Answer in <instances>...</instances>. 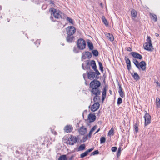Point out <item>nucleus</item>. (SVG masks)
<instances>
[{
	"label": "nucleus",
	"instance_id": "obj_1",
	"mask_svg": "<svg viewBox=\"0 0 160 160\" xmlns=\"http://www.w3.org/2000/svg\"><path fill=\"white\" fill-rule=\"evenodd\" d=\"M97 80H93L90 83V87L92 88L91 90V92H100L99 88L101 86V82Z\"/></svg>",
	"mask_w": 160,
	"mask_h": 160
},
{
	"label": "nucleus",
	"instance_id": "obj_2",
	"mask_svg": "<svg viewBox=\"0 0 160 160\" xmlns=\"http://www.w3.org/2000/svg\"><path fill=\"white\" fill-rule=\"evenodd\" d=\"M49 12L51 13L52 15L53 14L54 18L57 19L62 18L64 16L63 13L53 8H50Z\"/></svg>",
	"mask_w": 160,
	"mask_h": 160
},
{
	"label": "nucleus",
	"instance_id": "obj_3",
	"mask_svg": "<svg viewBox=\"0 0 160 160\" xmlns=\"http://www.w3.org/2000/svg\"><path fill=\"white\" fill-rule=\"evenodd\" d=\"M146 41L147 42L143 45L144 49L148 51H152L153 48L150 36H147Z\"/></svg>",
	"mask_w": 160,
	"mask_h": 160
},
{
	"label": "nucleus",
	"instance_id": "obj_4",
	"mask_svg": "<svg viewBox=\"0 0 160 160\" xmlns=\"http://www.w3.org/2000/svg\"><path fill=\"white\" fill-rule=\"evenodd\" d=\"M77 45L79 49L83 50L86 48V42L83 39L80 38L77 41Z\"/></svg>",
	"mask_w": 160,
	"mask_h": 160
},
{
	"label": "nucleus",
	"instance_id": "obj_5",
	"mask_svg": "<svg viewBox=\"0 0 160 160\" xmlns=\"http://www.w3.org/2000/svg\"><path fill=\"white\" fill-rule=\"evenodd\" d=\"M66 32L68 35H73L76 32V29L72 26L68 27L66 28Z\"/></svg>",
	"mask_w": 160,
	"mask_h": 160
},
{
	"label": "nucleus",
	"instance_id": "obj_6",
	"mask_svg": "<svg viewBox=\"0 0 160 160\" xmlns=\"http://www.w3.org/2000/svg\"><path fill=\"white\" fill-rule=\"evenodd\" d=\"M92 56L91 53L88 51H86L82 53L81 59L82 61L86 59V58H90Z\"/></svg>",
	"mask_w": 160,
	"mask_h": 160
},
{
	"label": "nucleus",
	"instance_id": "obj_7",
	"mask_svg": "<svg viewBox=\"0 0 160 160\" xmlns=\"http://www.w3.org/2000/svg\"><path fill=\"white\" fill-rule=\"evenodd\" d=\"M92 94L95 95L93 98V101L95 102H98L100 101V97L99 96L100 95L101 92H91Z\"/></svg>",
	"mask_w": 160,
	"mask_h": 160
},
{
	"label": "nucleus",
	"instance_id": "obj_8",
	"mask_svg": "<svg viewBox=\"0 0 160 160\" xmlns=\"http://www.w3.org/2000/svg\"><path fill=\"white\" fill-rule=\"evenodd\" d=\"M77 140V139L76 137L71 135V137L68 139V141H67V142L70 145H73L76 142Z\"/></svg>",
	"mask_w": 160,
	"mask_h": 160
},
{
	"label": "nucleus",
	"instance_id": "obj_9",
	"mask_svg": "<svg viewBox=\"0 0 160 160\" xmlns=\"http://www.w3.org/2000/svg\"><path fill=\"white\" fill-rule=\"evenodd\" d=\"M144 118L145 119V125L146 126L151 122V116L146 112L144 116Z\"/></svg>",
	"mask_w": 160,
	"mask_h": 160
},
{
	"label": "nucleus",
	"instance_id": "obj_10",
	"mask_svg": "<svg viewBox=\"0 0 160 160\" xmlns=\"http://www.w3.org/2000/svg\"><path fill=\"white\" fill-rule=\"evenodd\" d=\"M84 64H82V68L84 70H90V61L87 60L84 61Z\"/></svg>",
	"mask_w": 160,
	"mask_h": 160
},
{
	"label": "nucleus",
	"instance_id": "obj_11",
	"mask_svg": "<svg viewBox=\"0 0 160 160\" xmlns=\"http://www.w3.org/2000/svg\"><path fill=\"white\" fill-rule=\"evenodd\" d=\"M100 104L98 102H96L92 105L90 108L92 112H95L99 108ZM90 108V107H89Z\"/></svg>",
	"mask_w": 160,
	"mask_h": 160
},
{
	"label": "nucleus",
	"instance_id": "obj_12",
	"mask_svg": "<svg viewBox=\"0 0 160 160\" xmlns=\"http://www.w3.org/2000/svg\"><path fill=\"white\" fill-rule=\"evenodd\" d=\"M96 75L95 74V72L90 70L89 72H88V78L91 80H94V78H96Z\"/></svg>",
	"mask_w": 160,
	"mask_h": 160
},
{
	"label": "nucleus",
	"instance_id": "obj_13",
	"mask_svg": "<svg viewBox=\"0 0 160 160\" xmlns=\"http://www.w3.org/2000/svg\"><path fill=\"white\" fill-rule=\"evenodd\" d=\"M130 54L134 58H136L139 59H141L142 58V56L140 54H139L137 52H132L130 53Z\"/></svg>",
	"mask_w": 160,
	"mask_h": 160
},
{
	"label": "nucleus",
	"instance_id": "obj_14",
	"mask_svg": "<svg viewBox=\"0 0 160 160\" xmlns=\"http://www.w3.org/2000/svg\"><path fill=\"white\" fill-rule=\"evenodd\" d=\"M125 60L127 64V69L128 71H130L131 68V62L129 59L127 58L126 56L125 57Z\"/></svg>",
	"mask_w": 160,
	"mask_h": 160
},
{
	"label": "nucleus",
	"instance_id": "obj_15",
	"mask_svg": "<svg viewBox=\"0 0 160 160\" xmlns=\"http://www.w3.org/2000/svg\"><path fill=\"white\" fill-rule=\"evenodd\" d=\"M88 118L89 122H92L95 121L96 117L94 114H90L88 115Z\"/></svg>",
	"mask_w": 160,
	"mask_h": 160
},
{
	"label": "nucleus",
	"instance_id": "obj_16",
	"mask_svg": "<svg viewBox=\"0 0 160 160\" xmlns=\"http://www.w3.org/2000/svg\"><path fill=\"white\" fill-rule=\"evenodd\" d=\"M118 86H119L118 89V92L120 96L122 98H123L125 97V94L124 92L122 91V87H121V85L118 83Z\"/></svg>",
	"mask_w": 160,
	"mask_h": 160
},
{
	"label": "nucleus",
	"instance_id": "obj_17",
	"mask_svg": "<svg viewBox=\"0 0 160 160\" xmlns=\"http://www.w3.org/2000/svg\"><path fill=\"white\" fill-rule=\"evenodd\" d=\"M64 130L65 132L67 133H69L71 132L73 128L71 125H67L64 128Z\"/></svg>",
	"mask_w": 160,
	"mask_h": 160
},
{
	"label": "nucleus",
	"instance_id": "obj_18",
	"mask_svg": "<svg viewBox=\"0 0 160 160\" xmlns=\"http://www.w3.org/2000/svg\"><path fill=\"white\" fill-rule=\"evenodd\" d=\"M146 63L144 61H142L140 62L139 63V69L140 68H141L142 70L143 71H144L146 69Z\"/></svg>",
	"mask_w": 160,
	"mask_h": 160
},
{
	"label": "nucleus",
	"instance_id": "obj_19",
	"mask_svg": "<svg viewBox=\"0 0 160 160\" xmlns=\"http://www.w3.org/2000/svg\"><path fill=\"white\" fill-rule=\"evenodd\" d=\"M80 134L82 135L85 134L87 132V129L83 126H82L78 130Z\"/></svg>",
	"mask_w": 160,
	"mask_h": 160
},
{
	"label": "nucleus",
	"instance_id": "obj_20",
	"mask_svg": "<svg viewBox=\"0 0 160 160\" xmlns=\"http://www.w3.org/2000/svg\"><path fill=\"white\" fill-rule=\"evenodd\" d=\"M74 37L73 35H68L66 38V40L67 42L71 43L72 42Z\"/></svg>",
	"mask_w": 160,
	"mask_h": 160
},
{
	"label": "nucleus",
	"instance_id": "obj_21",
	"mask_svg": "<svg viewBox=\"0 0 160 160\" xmlns=\"http://www.w3.org/2000/svg\"><path fill=\"white\" fill-rule=\"evenodd\" d=\"M90 66L92 67V69H94L97 68V66L95 61L94 60H92L90 62Z\"/></svg>",
	"mask_w": 160,
	"mask_h": 160
},
{
	"label": "nucleus",
	"instance_id": "obj_22",
	"mask_svg": "<svg viewBox=\"0 0 160 160\" xmlns=\"http://www.w3.org/2000/svg\"><path fill=\"white\" fill-rule=\"evenodd\" d=\"M131 15L133 19H135L137 16V12L134 9H132L131 12Z\"/></svg>",
	"mask_w": 160,
	"mask_h": 160
},
{
	"label": "nucleus",
	"instance_id": "obj_23",
	"mask_svg": "<svg viewBox=\"0 0 160 160\" xmlns=\"http://www.w3.org/2000/svg\"><path fill=\"white\" fill-rule=\"evenodd\" d=\"M106 87H104L103 89L102 93V101H103L106 98Z\"/></svg>",
	"mask_w": 160,
	"mask_h": 160
},
{
	"label": "nucleus",
	"instance_id": "obj_24",
	"mask_svg": "<svg viewBox=\"0 0 160 160\" xmlns=\"http://www.w3.org/2000/svg\"><path fill=\"white\" fill-rule=\"evenodd\" d=\"M131 75L134 79L136 80H138L140 79L139 76L136 72H135L134 74L131 73Z\"/></svg>",
	"mask_w": 160,
	"mask_h": 160
},
{
	"label": "nucleus",
	"instance_id": "obj_25",
	"mask_svg": "<svg viewBox=\"0 0 160 160\" xmlns=\"http://www.w3.org/2000/svg\"><path fill=\"white\" fill-rule=\"evenodd\" d=\"M106 37L111 41H113L114 40L113 36L112 34L108 33L106 35Z\"/></svg>",
	"mask_w": 160,
	"mask_h": 160
},
{
	"label": "nucleus",
	"instance_id": "obj_26",
	"mask_svg": "<svg viewBox=\"0 0 160 160\" xmlns=\"http://www.w3.org/2000/svg\"><path fill=\"white\" fill-rule=\"evenodd\" d=\"M93 70L95 72V74L96 75V79H98L99 78V77L98 76L100 75V73L98 71V70L97 69V68H96L95 69H94Z\"/></svg>",
	"mask_w": 160,
	"mask_h": 160
},
{
	"label": "nucleus",
	"instance_id": "obj_27",
	"mask_svg": "<svg viewBox=\"0 0 160 160\" xmlns=\"http://www.w3.org/2000/svg\"><path fill=\"white\" fill-rule=\"evenodd\" d=\"M150 16L151 18L153 19L155 22H156L157 21V17L155 14L153 13H150Z\"/></svg>",
	"mask_w": 160,
	"mask_h": 160
},
{
	"label": "nucleus",
	"instance_id": "obj_28",
	"mask_svg": "<svg viewBox=\"0 0 160 160\" xmlns=\"http://www.w3.org/2000/svg\"><path fill=\"white\" fill-rule=\"evenodd\" d=\"M85 145L83 144L81 145L78 148V151H82L85 149Z\"/></svg>",
	"mask_w": 160,
	"mask_h": 160
},
{
	"label": "nucleus",
	"instance_id": "obj_29",
	"mask_svg": "<svg viewBox=\"0 0 160 160\" xmlns=\"http://www.w3.org/2000/svg\"><path fill=\"white\" fill-rule=\"evenodd\" d=\"M133 62L135 65L136 67L138 69H139V63L138 62L136 59H133Z\"/></svg>",
	"mask_w": 160,
	"mask_h": 160
},
{
	"label": "nucleus",
	"instance_id": "obj_30",
	"mask_svg": "<svg viewBox=\"0 0 160 160\" xmlns=\"http://www.w3.org/2000/svg\"><path fill=\"white\" fill-rule=\"evenodd\" d=\"M102 19L103 23L106 25L108 26V23L107 19L105 18V17L103 16L102 17Z\"/></svg>",
	"mask_w": 160,
	"mask_h": 160
},
{
	"label": "nucleus",
	"instance_id": "obj_31",
	"mask_svg": "<svg viewBox=\"0 0 160 160\" xmlns=\"http://www.w3.org/2000/svg\"><path fill=\"white\" fill-rule=\"evenodd\" d=\"M58 160H67L66 155H63L61 156L59 158Z\"/></svg>",
	"mask_w": 160,
	"mask_h": 160
},
{
	"label": "nucleus",
	"instance_id": "obj_32",
	"mask_svg": "<svg viewBox=\"0 0 160 160\" xmlns=\"http://www.w3.org/2000/svg\"><path fill=\"white\" fill-rule=\"evenodd\" d=\"M92 52L93 55L96 57L98 55V51L97 50H92Z\"/></svg>",
	"mask_w": 160,
	"mask_h": 160
},
{
	"label": "nucleus",
	"instance_id": "obj_33",
	"mask_svg": "<svg viewBox=\"0 0 160 160\" xmlns=\"http://www.w3.org/2000/svg\"><path fill=\"white\" fill-rule=\"evenodd\" d=\"M88 46L90 50H92L93 48V46L92 43L88 42Z\"/></svg>",
	"mask_w": 160,
	"mask_h": 160
},
{
	"label": "nucleus",
	"instance_id": "obj_34",
	"mask_svg": "<svg viewBox=\"0 0 160 160\" xmlns=\"http://www.w3.org/2000/svg\"><path fill=\"white\" fill-rule=\"evenodd\" d=\"M156 102L157 107H160V99L159 98H157L156 100Z\"/></svg>",
	"mask_w": 160,
	"mask_h": 160
},
{
	"label": "nucleus",
	"instance_id": "obj_35",
	"mask_svg": "<svg viewBox=\"0 0 160 160\" xmlns=\"http://www.w3.org/2000/svg\"><path fill=\"white\" fill-rule=\"evenodd\" d=\"M66 20L67 21H68L69 22V23H71L72 25L73 24L74 22L73 21V20L71 18L68 17H67L66 18Z\"/></svg>",
	"mask_w": 160,
	"mask_h": 160
},
{
	"label": "nucleus",
	"instance_id": "obj_36",
	"mask_svg": "<svg viewBox=\"0 0 160 160\" xmlns=\"http://www.w3.org/2000/svg\"><path fill=\"white\" fill-rule=\"evenodd\" d=\"M100 143L101 144L104 143L106 141V138L105 137H102L100 139Z\"/></svg>",
	"mask_w": 160,
	"mask_h": 160
},
{
	"label": "nucleus",
	"instance_id": "obj_37",
	"mask_svg": "<svg viewBox=\"0 0 160 160\" xmlns=\"http://www.w3.org/2000/svg\"><path fill=\"white\" fill-rule=\"evenodd\" d=\"M98 64L99 67V69L102 72L103 71V67L102 63L100 62H98Z\"/></svg>",
	"mask_w": 160,
	"mask_h": 160
},
{
	"label": "nucleus",
	"instance_id": "obj_38",
	"mask_svg": "<svg viewBox=\"0 0 160 160\" xmlns=\"http://www.w3.org/2000/svg\"><path fill=\"white\" fill-rule=\"evenodd\" d=\"M88 155V154L85 151V152H84L83 153H82L80 154V157L81 158H84V157L87 156Z\"/></svg>",
	"mask_w": 160,
	"mask_h": 160
},
{
	"label": "nucleus",
	"instance_id": "obj_39",
	"mask_svg": "<svg viewBox=\"0 0 160 160\" xmlns=\"http://www.w3.org/2000/svg\"><path fill=\"white\" fill-rule=\"evenodd\" d=\"M99 152L98 150H95V151L92 152L91 153V156L94 155L96 154H98L99 153Z\"/></svg>",
	"mask_w": 160,
	"mask_h": 160
},
{
	"label": "nucleus",
	"instance_id": "obj_40",
	"mask_svg": "<svg viewBox=\"0 0 160 160\" xmlns=\"http://www.w3.org/2000/svg\"><path fill=\"white\" fill-rule=\"evenodd\" d=\"M122 99L120 98H119L118 99L117 104L119 105L122 103Z\"/></svg>",
	"mask_w": 160,
	"mask_h": 160
},
{
	"label": "nucleus",
	"instance_id": "obj_41",
	"mask_svg": "<svg viewBox=\"0 0 160 160\" xmlns=\"http://www.w3.org/2000/svg\"><path fill=\"white\" fill-rule=\"evenodd\" d=\"M114 132V129L113 128H112L110 130H109V132L108 133V135H110L112 134Z\"/></svg>",
	"mask_w": 160,
	"mask_h": 160
},
{
	"label": "nucleus",
	"instance_id": "obj_42",
	"mask_svg": "<svg viewBox=\"0 0 160 160\" xmlns=\"http://www.w3.org/2000/svg\"><path fill=\"white\" fill-rule=\"evenodd\" d=\"M121 148L119 147L118 148V152H117V156L118 157L120 156V154H121Z\"/></svg>",
	"mask_w": 160,
	"mask_h": 160
},
{
	"label": "nucleus",
	"instance_id": "obj_43",
	"mask_svg": "<svg viewBox=\"0 0 160 160\" xmlns=\"http://www.w3.org/2000/svg\"><path fill=\"white\" fill-rule=\"evenodd\" d=\"M134 127L135 128L136 132H137L138 131V125L137 123H135L134 125Z\"/></svg>",
	"mask_w": 160,
	"mask_h": 160
},
{
	"label": "nucleus",
	"instance_id": "obj_44",
	"mask_svg": "<svg viewBox=\"0 0 160 160\" xmlns=\"http://www.w3.org/2000/svg\"><path fill=\"white\" fill-rule=\"evenodd\" d=\"M94 147H92L91 148L87 150L86 151V152L88 154V153L91 152L92 150H93L94 149Z\"/></svg>",
	"mask_w": 160,
	"mask_h": 160
},
{
	"label": "nucleus",
	"instance_id": "obj_45",
	"mask_svg": "<svg viewBox=\"0 0 160 160\" xmlns=\"http://www.w3.org/2000/svg\"><path fill=\"white\" fill-rule=\"evenodd\" d=\"M117 149V147H112L111 148V150L112 152H115Z\"/></svg>",
	"mask_w": 160,
	"mask_h": 160
},
{
	"label": "nucleus",
	"instance_id": "obj_46",
	"mask_svg": "<svg viewBox=\"0 0 160 160\" xmlns=\"http://www.w3.org/2000/svg\"><path fill=\"white\" fill-rule=\"evenodd\" d=\"M73 52L75 53H78L79 52V51L78 49L76 47H74L73 49Z\"/></svg>",
	"mask_w": 160,
	"mask_h": 160
},
{
	"label": "nucleus",
	"instance_id": "obj_47",
	"mask_svg": "<svg viewBox=\"0 0 160 160\" xmlns=\"http://www.w3.org/2000/svg\"><path fill=\"white\" fill-rule=\"evenodd\" d=\"M97 128V126L95 125L94 126H93L91 129L90 131L91 132H93Z\"/></svg>",
	"mask_w": 160,
	"mask_h": 160
},
{
	"label": "nucleus",
	"instance_id": "obj_48",
	"mask_svg": "<svg viewBox=\"0 0 160 160\" xmlns=\"http://www.w3.org/2000/svg\"><path fill=\"white\" fill-rule=\"evenodd\" d=\"M50 4H52V6H54V2L52 0H50Z\"/></svg>",
	"mask_w": 160,
	"mask_h": 160
},
{
	"label": "nucleus",
	"instance_id": "obj_49",
	"mask_svg": "<svg viewBox=\"0 0 160 160\" xmlns=\"http://www.w3.org/2000/svg\"><path fill=\"white\" fill-rule=\"evenodd\" d=\"M127 50L129 52H131L132 51V48L130 47L127 48Z\"/></svg>",
	"mask_w": 160,
	"mask_h": 160
},
{
	"label": "nucleus",
	"instance_id": "obj_50",
	"mask_svg": "<svg viewBox=\"0 0 160 160\" xmlns=\"http://www.w3.org/2000/svg\"><path fill=\"white\" fill-rule=\"evenodd\" d=\"M92 132H91V131H90L88 135L89 138H91V135L92 134Z\"/></svg>",
	"mask_w": 160,
	"mask_h": 160
},
{
	"label": "nucleus",
	"instance_id": "obj_51",
	"mask_svg": "<svg viewBox=\"0 0 160 160\" xmlns=\"http://www.w3.org/2000/svg\"><path fill=\"white\" fill-rule=\"evenodd\" d=\"M50 19L52 21L55 22V21L53 20V18L52 16H51L50 17Z\"/></svg>",
	"mask_w": 160,
	"mask_h": 160
},
{
	"label": "nucleus",
	"instance_id": "obj_52",
	"mask_svg": "<svg viewBox=\"0 0 160 160\" xmlns=\"http://www.w3.org/2000/svg\"><path fill=\"white\" fill-rule=\"evenodd\" d=\"M159 35V34L158 33H155V36L156 37H158Z\"/></svg>",
	"mask_w": 160,
	"mask_h": 160
},
{
	"label": "nucleus",
	"instance_id": "obj_53",
	"mask_svg": "<svg viewBox=\"0 0 160 160\" xmlns=\"http://www.w3.org/2000/svg\"><path fill=\"white\" fill-rule=\"evenodd\" d=\"M156 83H157V85H158L159 86H160V84H159V83L158 82V81H157V82H156Z\"/></svg>",
	"mask_w": 160,
	"mask_h": 160
},
{
	"label": "nucleus",
	"instance_id": "obj_54",
	"mask_svg": "<svg viewBox=\"0 0 160 160\" xmlns=\"http://www.w3.org/2000/svg\"><path fill=\"white\" fill-rule=\"evenodd\" d=\"M100 130V128H99L97 131L95 133H96L97 132H98Z\"/></svg>",
	"mask_w": 160,
	"mask_h": 160
},
{
	"label": "nucleus",
	"instance_id": "obj_55",
	"mask_svg": "<svg viewBox=\"0 0 160 160\" xmlns=\"http://www.w3.org/2000/svg\"><path fill=\"white\" fill-rule=\"evenodd\" d=\"M88 135H87V136H86L85 138V140H87V139H88Z\"/></svg>",
	"mask_w": 160,
	"mask_h": 160
},
{
	"label": "nucleus",
	"instance_id": "obj_56",
	"mask_svg": "<svg viewBox=\"0 0 160 160\" xmlns=\"http://www.w3.org/2000/svg\"><path fill=\"white\" fill-rule=\"evenodd\" d=\"M73 158V156H72L70 158V160H71Z\"/></svg>",
	"mask_w": 160,
	"mask_h": 160
},
{
	"label": "nucleus",
	"instance_id": "obj_57",
	"mask_svg": "<svg viewBox=\"0 0 160 160\" xmlns=\"http://www.w3.org/2000/svg\"><path fill=\"white\" fill-rule=\"evenodd\" d=\"M16 152L17 153H19V152L18 150H16Z\"/></svg>",
	"mask_w": 160,
	"mask_h": 160
},
{
	"label": "nucleus",
	"instance_id": "obj_58",
	"mask_svg": "<svg viewBox=\"0 0 160 160\" xmlns=\"http://www.w3.org/2000/svg\"><path fill=\"white\" fill-rule=\"evenodd\" d=\"M54 134H55V135H56V134H57V132H56L55 131V132H54Z\"/></svg>",
	"mask_w": 160,
	"mask_h": 160
},
{
	"label": "nucleus",
	"instance_id": "obj_59",
	"mask_svg": "<svg viewBox=\"0 0 160 160\" xmlns=\"http://www.w3.org/2000/svg\"><path fill=\"white\" fill-rule=\"evenodd\" d=\"M110 92V94H112V93H111V92Z\"/></svg>",
	"mask_w": 160,
	"mask_h": 160
},
{
	"label": "nucleus",
	"instance_id": "obj_60",
	"mask_svg": "<svg viewBox=\"0 0 160 160\" xmlns=\"http://www.w3.org/2000/svg\"><path fill=\"white\" fill-rule=\"evenodd\" d=\"M110 92V94H112V93H111V92Z\"/></svg>",
	"mask_w": 160,
	"mask_h": 160
},
{
	"label": "nucleus",
	"instance_id": "obj_61",
	"mask_svg": "<svg viewBox=\"0 0 160 160\" xmlns=\"http://www.w3.org/2000/svg\"><path fill=\"white\" fill-rule=\"evenodd\" d=\"M110 92V94H112V93H111V92Z\"/></svg>",
	"mask_w": 160,
	"mask_h": 160
},
{
	"label": "nucleus",
	"instance_id": "obj_62",
	"mask_svg": "<svg viewBox=\"0 0 160 160\" xmlns=\"http://www.w3.org/2000/svg\"><path fill=\"white\" fill-rule=\"evenodd\" d=\"M110 92V94H112V93H111V92Z\"/></svg>",
	"mask_w": 160,
	"mask_h": 160
},
{
	"label": "nucleus",
	"instance_id": "obj_63",
	"mask_svg": "<svg viewBox=\"0 0 160 160\" xmlns=\"http://www.w3.org/2000/svg\"><path fill=\"white\" fill-rule=\"evenodd\" d=\"M83 76L84 78L85 76H84V74L83 75Z\"/></svg>",
	"mask_w": 160,
	"mask_h": 160
},
{
	"label": "nucleus",
	"instance_id": "obj_64",
	"mask_svg": "<svg viewBox=\"0 0 160 160\" xmlns=\"http://www.w3.org/2000/svg\"><path fill=\"white\" fill-rule=\"evenodd\" d=\"M101 5H102V3H101Z\"/></svg>",
	"mask_w": 160,
	"mask_h": 160
}]
</instances>
